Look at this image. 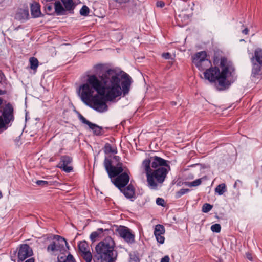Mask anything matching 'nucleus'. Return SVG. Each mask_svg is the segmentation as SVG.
<instances>
[{"label":"nucleus","mask_w":262,"mask_h":262,"mask_svg":"<svg viewBox=\"0 0 262 262\" xmlns=\"http://www.w3.org/2000/svg\"><path fill=\"white\" fill-rule=\"evenodd\" d=\"M132 82L127 74L120 75L116 70L109 69L99 77L95 75L88 76L86 82L79 86L78 94L85 104L103 113L108 109L105 100L113 101L122 93L127 94Z\"/></svg>","instance_id":"obj_1"},{"label":"nucleus","mask_w":262,"mask_h":262,"mask_svg":"<svg viewBox=\"0 0 262 262\" xmlns=\"http://www.w3.org/2000/svg\"><path fill=\"white\" fill-rule=\"evenodd\" d=\"M170 161L158 156L145 159L142 164L147 178V185L151 189L157 190L161 186L168 172L171 170Z\"/></svg>","instance_id":"obj_2"},{"label":"nucleus","mask_w":262,"mask_h":262,"mask_svg":"<svg viewBox=\"0 0 262 262\" xmlns=\"http://www.w3.org/2000/svg\"><path fill=\"white\" fill-rule=\"evenodd\" d=\"M221 72L219 68L210 67L204 72L205 78L210 82L218 81L219 85L222 88H225L233 82V72L234 70L232 63L227 59L222 58L220 61Z\"/></svg>","instance_id":"obj_3"},{"label":"nucleus","mask_w":262,"mask_h":262,"mask_svg":"<svg viewBox=\"0 0 262 262\" xmlns=\"http://www.w3.org/2000/svg\"><path fill=\"white\" fill-rule=\"evenodd\" d=\"M115 243L110 236L100 242L95 247L94 262H116L118 256Z\"/></svg>","instance_id":"obj_4"},{"label":"nucleus","mask_w":262,"mask_h":262,"mask_svg":"<svg viewBox=\"0 0 262 262\" xmlns=\"http://www.w3.org/2000/svg\"><path fill=\"white\" fill-rule=\"evenodd\" d=\"M3 100L0 98V128H6V126L14 120L13 107L9 103L2 106Z\"/></svg>","instance_id":"obj_5"},{"label":"nucleus","mask_w":262,"mask_h":262,"mask_svg":"<svg viewBox=\"0 0 262 262\" xmlns=\"http://www.w3.org/2000/svg\"><path fill=\"white\" fill-rule=\"evenodd\" d=\"M53 239L54 241L47 247V250L48 252L52 254L63 253L69 249L68 243L65 238L57 235L54 236Z\"/></svg>","instance_id":"obj_6"},{"label":"nucleus","mask_w":262,"mask_h":262,"mask_svg":"<svg viewBox=\"0 0 262 262\" xmlns=\"http://www.w3.org/2000/svg\"><path fill=\"white\" fill-rule=\"evenodd\" d=\"M17 255V261H23L28 257L33 254L32 249L27 244L20 245L18 252L16 250L11 253V258L12 260L16 261L15 256Z\"/></svg>","instance_id":"obj_7"},{"label":"nucleus","mask_w":262,"mask_h":262,"mask_svg":"<svg viewBox=\"0 0 262 262\" xmlns=\"http://www.w3.org/2000/svg\"><path fill=\"white\" fill-rule=\"evenodd\" d=\"M104 166L110 178L117 176L124 170L121 163H118L116 166H113L111 161L107 158L104 160Z\"/></svg>","instance_id":"obj_8"},{"label":"nucleus","mask_w":262,"mask_h":262,"mask_svg":"<svg viewBox=\"0 0 262 262\" xmlns=\"http://www.w3.org/2000/svg\"><path fill=\"white\" fill-rule=\"evenodd\" d=\"M116 231L126 243L132 244L135 242V234L128 227L120 226L116 229Z\"/></svg>","instance_id":"obj_9"},{"label":"nucleus","mask_w":262,"mask_h":262,"mask_svg":"<svg viewBox=\"0 0 262 262\" xmlns=\"http://www.w3.org/2000/svg\"><path fill=\"white\" fill-rule=\"evenodd\" d=\"M78 246L81 253V256L85 261L91 262L92 260V255L88 243L85 241H81L79 243Z\"/></svg>","instance_id":"obj_10"},{"label":"nucleus","mask_w":262,"mask_h":262,"mask_svg":"<svg viewBox=\"0 0 262 262\" xmlns=\"http://www.w3.org/2000/svg\"><path fill=\"white\" fill-rule=\"evenodd\" d=\"M111 179L112 183L121 191L129 182V177L126 171L117 176L115 179Z\"/></svg>","instance_id":"obj_11"},{"label":"nucleus","mask_w":262,"mask_h":262,"mask_svg":"<svg viewBox=\"0 0 262 262\" xmlns=\"http://www.w3.org/2000/svg\"><path fill=\"white\" fill-rule=\"evenodd\" d=\"M72 159L68 156H63L60 158V161L57 167L66 172H71L73 168L69 164L72 162Z\"/></svg>","instance_id":"obj_12"},{"label":"nucleus","mask_w":262,"mask_h":262,"mask_svg":"<svg viewBox=\"0 0 262 262\" xmlns=\"http://www.w3.org/2000/svg\"><path fill=\"white\" fill-rule=\"evenodd\" d=\"M165 233V228L163 225L158 224L155 226L154 230V235L157 241L160 244H163L165 241V238L163 236Z\"/></svg>","instance_id":"obj_13"},{"label":"nucleus","mask_w":262,"mask_h":262,"mask_svg":"<svg viewBox=\"0 0 262 262\" xmlns=\"http://www.w3.org/2000/svg\"><path fill=\"white\" fill-rule=\"evenodd\" d=\"M111 230L108 229L98 228L96 231L93 232L90 235L92 241H95L97 238H103L109 234Z\"/></svg>","instance_id":"obj_14"},{"label":"nucleus","mask_w":262,"mask_h":262,"mask_svg":"<svg viewBox=\"0 0 262 262\" xmlns=\"http://www.w3.org/2000/svg\"><path fill=\"white\" fill-rule=\"evenodd\" d=\"M81 122L88 125L89 128L92 129L94 133L96 135H99L101 133L102 128L97 125L94 124L89 121L87 120L83 116H81L80 118Z\"/></svg>","instance_id":"obj_15"},{"label":"nucleus","mask_w":262,"mask_h":262,"mask_svg":"<svg viewBox=\"0 0 262 262\" xmlns=\"http://www.w3.org/2000/svg\"><path fill=\"white\" fill-rule=\"evenodd\" d=\"M207 54L205 51H201L196 53L193 57V62L196 67H201V62L207 59Z\"/></svg>","instance_id":"obj_16"},{"label":"nucleus","mask_w":262,"mask_h":262,"mask_svg":"<svg viewBox=\"0 0 262 262\" xmlns=\"http://www.w3.org/2000/svg\"><path fill=\"white\" fill-rule=\"evenodd\" d=\"M29 17V11L27 9H20L16 14L15 18L20 21H26Z\"/></svg>","instance_id":"obj_17"},{"label":"nucleus","mask_w":262,"mask_h":262,"mask_svg":"<svg viewBox=\"0 0 262 262\" xmlns=\"http://www.w3.org/2000/svg\"><path fill=\"white\" fill-rule=\"evenodd\" d=\"M31 13L33 17H39L41 15L40 5L36 2L33 3L31 5Z\"/></svg>","instance_id":"obj_18"},{"label":"nucleus","mask_w":262,"mask_h":262,"mask_svg":"<svg viewBox=\"0 0 262 262\" xmlns=\"http://www.w3.org/2000/svg\"><path fill=\"white\" fill-rule=\"evenodd\" d=\"M121 192L126 198L128 199L133 198L135 196V188L131 184L128 185L126 188H122Z\"/></svg>","instance_id":"obj_19"},{"label":"nucleus","mask_w":262,"mask_h":262,"mask_svg":"<svg viewBox=\"0 0 262 262\" xmlns=\"http://www.w3.org/2000/svg\"><path fill=\"white\" fill-rule=\"evenodd\" d=\"M54 7L55 12L58 15L64 14L67 10L59 0L54 3Z\"/></svg>","instance_id":"obj_20"},{"label":"nucleus","mask_w":262,"mask_h":262,"mask_svg":"<svg viewBox=\"0 0 262 262\" xmlns=\"http://www.w3.org/2000/svg\"><path fill=\"white\" fill-rule=\"evenodd\" d=\"M130 1L131 0H112L110 5L113 8H117L118 6L128 4Z\"/></svg>","instance_id":"obj_21"},{"label":"nucleus","mask_w":262,"mask_h":262,"mask_svg":"<svg viewBox=\"0 0 262 262\" xmlns=\"http://www.w3.org/2000/svg\"><path fill=\"white\" fill-rule=\"evenodd\" d=\"M254 59L260 66H262V50L258 49L255 51L254 57L252 59L253 61Z\"/></svg>","instance_id":"obj_22"},{"label":"nucleus","mask_w":262,"mask_h":262,"mask_svg":"<svg viewBox=\"0 0 262 262\" xmlns=\"http://www.w3.org/2000/svg\"><path fill=\"white\" fill-rule=\"evenodd\" d=\"M104 152L106 154H116L117 152V150L116 147L112 146L109 143H106L105 144V146L104 147L103 149Z\"/></svg>","instance_id":"obj_23"},{"label":"nucleus","mask_w":262,"mask_h":262,"mask_svg":"<svg viewBox=\"0 0 262 262\" xmlns=\"http://www.w3.org/2000/svg\"><path fill=\"white\" fill-rule=\"evenodd\" d=\"M201 67H196L199 70L203 71L204 70H207L211 67V62L210 60L208 59L203 60L202 62H201Z\"/></svg>","instance_id":"obj_24"},{"label":"nucleus","mask_w":262,"mask_h":262,"mask_svg":"<svg viewBox=\"0 0 262 262\" xmlns=\"http://www.w3.org/2000/svg\"><path fill=\"white\" fill-rule=\"evenodd\" d=\"M64 8L67 11L73 10L74 8V4L73 0H61Z\"/></svg>","instance_id":"obj_25"},{"label":"nucleus","mask_w":262,"mask_h":262,"mask_svg":"<svg viewBox=\"0 0 262 262\" xmlns=\"http://www.w3.org/2000/svg\"><path fill=\"white\" fill-rule=\"evenodd\" d=\"M44 3V9L47 14L51 15L55 12L54 4L52 3Z\"/></svg>","instance_id":"obj_26"},{"label":"nucleus","mask_w":262,"mask_h":262,"mask_svg":"<svg viewBox=\"0 0 262 262\" xmlns=\"http://www.w3.org/2000/svg\"><path fill=\"white\" fill-rule=\"evenodd\" d=\"M227 191L226 185L224 183L219 184L215 189V193L221 195Z\"/></svg>","instance_id":"obj_27"},{"label":"nucleus","mask_w":262,"mask_h":262,"mask_svg":"<svg viewBox=\"0 0 262 262\" xmlns=\"http://www.w3.org/2000/svg\"><path fill=\"white\" fill-rule=\"evenodd\" d=\"M59 262H76L73 256L71 254H69L66 258H63L62 256L58 257Z\"/></svg>","instance_id":"obj_28"},{"label":"nucleus","mask_w":262,"mask_h":262,"mask_svg":"<svg viewBox=\"0 0 262 262\" xmlns=\"http://www.w3.org/2000/svg\"><path fill=\"white\" fill-rule=\"evenodd\" d=\"M261 71V68L258 63H253V66L252 70V76L253 77L256 76L259 74Z\"/></svg>","instance_id":"obj_29"},{"label":"nucleus","mask_w":262,"mask_h":262,"mask_svg":"<svg viewBox=\"0 0 262 262\" xmlns=\"http://www.w3.org/2000/svg\"><path fill=\"white\" fill-rule=\"evenodd\" d=\"M30 63V68L32 70H36L38 66V61L37 58L35 57H31L29 59Z\"/></svg>","instance_id":"obj_30"},{"label":"nucleus","mask_w":262,"mask_h":262,"mask_svg":"<svg viewBox=\"0 0 262 262\" xmlns=\"http://www.w3.org/2000/svg\"><path fill=\"white\" fill-rule=\"evenodd\" d=\"M203 179V178H200L196 179L192 182H187L186 183V185L190 187H196L200 185L201 184Z\"/></svg>","instance_id":"obj_31"},{"label":"nucleus","mask_w":262,"mask_h":262,"mask_svg":"<svg viewBox=\"0 0 262 262\" xmlns=\"http://www.w3.org/2000/svg\"><path fill=\"white\" fill-rule=\"evenodd\" d=\"M90 12L89 8L85 5L82 7L80 10V14L82 16H86Z\"/></svg>","instance_id":"obj_32"},{"label":"nucleus","mask_w":262,"mask_h":262,"mask_svg":"<svg viewBox=\"0 0 262 262\" xmlns=\"http://www.w3.org/2000/svg\"><path fill=\"white\" fill-rule=\"evenodd\" d=\"M211 230L213 232L219 233L221 230V225L219 224H215L211 226Z\"/></svg>","instance_id":"obj_33"},{"label":"nucleus","mask_w":262,"mask_h":262,"mask_svg":"<svg viewBox=\"0 0 262 262\" xmlns=\"http://www.w3.org/2000/svg\"><path fill=\"white\" fill-rule=\"evenodd\" d=\"M212 208V206L209 204L205 203L202 207V211L204 213H207Z\"/></svg>","instance_id":"obj_34"},{"label":"nucleus","mask_w":262,"mask_h":262,"mask_svg":"<svg viewBox=\"0 0 262 262\" xmlns=\"http://www.w3.org/2000/svg\"><path fill=\"white\" fill-rule=\"evenodd\" d=\"M189 191L188 189H181L180 191L176 193V196L177 198H180L182 195L185 194Z\"/></svg>","instance_id":"obj_35"},{"label":"nucleus","mask_w":262,"mask_h":262,"mask_svg":"<svg viewBox=\"0 0 262 262\" xmlns=\"http://www.w3.org/2000/svg\"><path fill=\"white\" fill-rule=\"evenodd\" d=\"M156 202L157 205L161 206H164L165 201L163 199L161 198H158L156 199Z\"/></svg>","instance_id":"obj_36"},{"label":"nucleus","mask_w":262,"mask_h":262,"mask_svg":"<svg viewBox=\"0 0 262 262\" xmlns=\"http://www.w3.org/2000/svg\"><path fill=\"white\" fill-rule=\"evenodd\" d=\"M36 184L40 186H47L48 182L46 181L38 180L36 182Z\"/></svg>","instance_id":"obj_37"},{"label":"nucleus","mask_w":262,"mask_h":262,"mask_svg":"<svg viewBox=\"0 0 262 262\" xmlns=\"http://www.w3.org/2000/svg\"><path fill=\"white\" fill-rule=\"evenodd\" d=\"M170 258L168 255L164 256L161 258L160 262H169Z\"/></svg>","instance_id":"obj_38"},{"label":"nucleus","mask_w":262,"mask_h":262,"mask_svg":"<svg viewBox=\"0 0 262 262\" xmlns=\"http://www.w3.org/2000/svg\"><path fill=\"white\" fill-rule=\"evenodd\" d=\"M164 5H165L164 3L161 1H158L156 3V6L158 7L162 8L164 6Z\"/></svg>","instance_id":"obj_39"},{"label":"nucleus","mask_w":262,"mask_h":262,"mask_svg":"<svg viewBox=\"0 0 262 262\" xmlns=\"http://www.w3.org/2000/svg\"><path fill=\"white\" fill-rule=\"evenodd\" d=\"M162 57L166 59H168L170 58L171 55L169 53H165L162 54Z\"/></svg>","instance_id":"obj_40"},{"label":"nucleus","mask_w":262,"mask_h":262,"mask_svg":"<svg viewBox=\"0 0 262 262\" xmlns=\"http://www.w3.org/2000/svg\"><path fill=\"white\" fill-rule=\"evenodd\" d=\"M246 257L248 259H249V260L250 261H252L253 260V257H252V255L251 253H247L246 254Z\"/></svg>","instance_id":"obj_41"},{"label":"nucleus","mask_w":262,"mask_h":262,"mask_svg":"<svg viewBox=\"0 0 262 262\" xmlns=\"http://www.w3.org/2000/svg\"><path fill=\"white\" fill-rule=\"evenodd\" d=\"M58 0H43V2L45 3H52L54 4V3Z\"/></svg>","instance_id":"obj_42"},{"label":"nucleus","mask_w":262,"mask_h":262,"mask_svg":"<svg viewBox=\"0 0 262 262\" xmlns=\"http://www.w3.org/2000/svg\"><path fill=\"white\" fill-rule=\"evenodd\" d=\"M242 184V182L238 180H236L234 184V188H236L237 186L238 185V184Z\"/></svg>","instance_id":"obj_43"},{"label":"nucleus","mask_w":262,"mask_h":262,"mask_svg":"<svg viewBox=\"0 0 262 262\" xmlns=\"http://www.w3.org/2000/svg\"><path fill=\"white\" fill-rule=\"evenodd\" d=\"M130 262H138V258L136 257H130Z\"/></svg>","instance_id":"obj_44"},{"label":"nucleus","mask_w":262,"mask_h":262,"mask_svg":"<svg viewBox=\"0 0 262 262\" xmlns=\"http://www.w3.org/2000/svg\"><path fill=\"white\" fill-rule=\"evenodd\" d=\"M248 29L246 28L242 31V33L245 35H247L248 33Z\"/></svg>","instance_id":"obj_45"},{"label":"nucleus","mask_w":262,"mask_h":262,"mask_svg":"<svg viewBox=\"0 0 262 262\" xmlns=\"http://www.w3.org/2000/svg\"><path fill=\"white\" fill-rule=\"evenodd\" d=\"M103 65L102 64H98L97 66H96L95 68L97 69H100L101 70L103 68Z\"/></svg>","instance_id":"obj_46"},{"label":"nucleus","mask_w":262,"mask_h":262,"mask_svg":"<svg viewBox=\"0 0 262 262\" xmlns=\"http://www.w3.org/2000/svg\"><path fill=\"white\" fill-rule=\"evenodd\" d=\"M25 262H34V260L33 258H31L27 260Z\"/></svg>","instance_id":"obj_47"},{"label":"nucleus","mask_w":262,"mask_h":262,"mask_svg":"<svg viewBox=\"0 0 262 262\" xmlns=\"http://www.w3.org/2000/svg\"><path fill=\"white\" fill-rule=\"evenodd\" d=\"M5 93H6L5 91H2L1 90H0V95L5 94Z\"/></svg>","instance_id":"obj_48"},{"label":"nucleus","mask_w":262,"mask_h":262,"mask_svg":"<svg viewBox=\"0 0 262 262\" xmlns=\"http://www.w3.org/2000/svg\"><path fill=\"white\" fill-rule=\"evenodd\" d=\"M2 196H3V195H2V193L1 191H0V199H1V198H2Z\"/></svg>","instance_id":"obj_49"},{"label":"nucleus","mask_w":262,"mask_h":262,"mask_svg":"<svg viewBox=\"0 0 262 262\" xmlns=\"http://www.w3.org/2000/svg\"><path fill=\"white\" fill-rule=\"evenodd\" d=\"M2 75H1V74H0V81L2 80Z\"/></svg>","instance_id":"obj_50"},{"label":"nucleus","mask_w":262,"mask_h":262,"mask_svg":"<svg viewBox=\"0 0 262 262\" xmlns=\"http://www.w3.org/2000/svg\"><path fill=\"white\" fill-rule=\"evenodd\" d=\"M172 103H173V105H174H174L176 104V103H175V102H172Z\"/></svg>","instance_id":"obj_51"},{"label":"nucleus","mask_w":262,"mask_h":262,"mask_svg":"<svg viewBox=\"0 0 262 262\" xmlns=\"http://www.w3.org/2000/svg\"><path fill=\"white\" fill-rule=\"evenodd\" d=\"M117 158H118V157H117V156H115V159H117Z\"/></svg>","instance_id":"obj_52"},{"label":"nucleus","mask_w":262,"mask_h":262,"mask_svg":"<svg viewBox=\"0 0 262 262\" xmlns=\"http://www.w3.org/2000/svg\"><path fill=\"white\" fill-rule=\"evenodd\" d=\"M244 39H241V41H243Z\"/></svg>","instance_id":"obj_53"}]
</instances>
